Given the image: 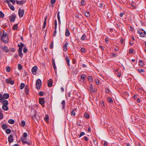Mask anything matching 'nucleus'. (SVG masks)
Returning <instances> with one entry per match:
<instances>
[{"label":"nucleus","instance_id":"obj_1","mask_svg":"<svg viewBox=\"0 0 146 146\" xmlns=\"http://www.w3.org/2000/svg\"><path fill=\"white\" fill-rule=\"evenodd\" d=\"M2 40L5 43H7L9 41L8 38L7 34L4 31L2 36L1 37Z\"/></svg>","mask_w":146,"mask_h":146},{"label":"nucleus","instance_id":"obj_2","mask_svg":"<svg viewBox=\"0 0 146 146\" xmlns=\"http://www.w3.org/2000/svg\"><path fill=\"white\" fill-rule=\"evenodd\" d=\"M42 84L41 81L39 79H37L36 83V87L37 90H39Z\"/></svg>","mask_w":146,"mask_h":146},{"label":"nucleus","instance_id":"obj_3","mask_svg":"<svg viewBox=\"0 0 146 146\" xmlns=\"http://www.w3.org/2000/svg\"><path fill=\"white\" fill-rule=\"evenodd\" d=\"M34 113L35 114L34 115H32V117L34 119H36L37 121L39 120L40 119V116L36 114V111L35 110L34 111Z\"/></svg>","mask_w":146,"mask_h":146},{"label":"nucleus","instance_id":"obj_4","mask_svg":"<svg viewBox=\"0 0 146 146\" xmlns=\"http://www.w3.org/2000/svg\"><path fill=\"white\" fill-rule=\"evenodd\" d=\"M17 46L19 48L18 50V52H22V48L24 46H25V44L21 42L20 43V44H18Z\"/></svg>","mask_w":146,"mask_h":146},{"label":"nucleus","instance_id":"obj_5","mask_svg":"<svg viewBox=\"0 0 146 146\" xmlns=\"http://www.w3.org/2000/svg\"><path fill=\"white\" fill-rule=\"evenodd\" d=\"M24 13V10L23 9H19L18 10V14L19 17H23Z\"/></svg>","mask_w":146,"mask_h":146},{"label":"nucleus","instance_id":"obj_6","mask_svg":"<svg viewBox=\"0 0 146 146\" xmlns=\"http://www.w3.org/2000/svg\"><path fill=\"white\" fill-rule=\"evenodd\" d=\"M37 69V67L36 66H34L31 69V71L32 73L34 75H35L36 74V71Z\"/></svg>","mask_w":146,"mask_h":146},{"label":"nucleus","instance_id":"obj_7","mask_svg":"<svg viewBox=\"0 0 146 146\" xmlns=\"http://www.w3.org/2000/svg\"><path fill=\"white\" fill-rule=\"evenodd\" d=\"M29 88L28 86H26L25 88V94L27 95L29 94Z\"/></svg>","mask_w":146,"mask_h":146},{"label":"nucleus","instance_id":"obj_8","mask_svg":"<svg viewBox=\"0 0 146 146\" xmlns=\"http://www.w3.org/2000/svg\"><path fill=\"white\" fill-rule=\"evenodd\" d=\"M39 103L42 105H43L45 103L44 98H40L39 99Z\"/></svg>","mask_w":146,"mask_h":146},{"label":"nucleus","instance_id":"obj_9","mask_svg":"<svg viewBox=\"0 0 146 146\" xmlns=\"http://www.w3.org/2000/svg\"><path fill=\"white\" fill-rule=\"evenodd\" d=\"M16 18V16L14 15H12L10 16V21L14 22L15 21Z\"/></svg>","mask_w":146,"mask_h":146},{"label":"nucleus","instance_id":"obj_10","mask_svg":"<svg viewBox=\"0 0 146 146\" xmlns=\"http://www.w3.org/2000/svg\"><path fill=\"white\" fill-rule=\"evenodd\" d=\"M8 139L9 143H11L13 142V139L12 135H10L8 137Z\"/></svg>","mask_w":146,"mask_h":146},{"label":"nucleus","instance_id":"obj_11","mask_svg":"<svg viewBox=\"0 0 146 146\" xmlns=\"http://www.w3.org/2000/svg\"><path fill=\"white\" fill-rule=\"evenodd\" d=\"M52 79H50L48 81V87H51L52 85Z\"/></svg>","mask_w":146,"mask_h":146},{"label":"nucleus","instance_id":"obj_12","mask_svg":"<svg viewBox=\"0 0 146 146\" xmlns=\"http://www.w3.org/2000/svg\"><path fill=\"white\" fill-rule=\"evenodd\" d=\"M68 44L67 42H65V44L63 46V50L64 51H66L67 50V46Z\"/></svg>","mask_w":146,"mask_h":146},{"label":"nucleus","instance_id":"obj_13","mask_svg":"<svg viewBox=\"0 0 146 146\" xmlns=\"http://www.w3.org/2000/svg\"><path fill=\"white\" fill-rule=\"evenodd\" d=\"M70 33L68 29L67 28H66V32L65 33V35L66 36H69L70 35Z\"/></svg>","mask_w":146,"mask_h":146},{"label":"nucleus","instance_id":"obj_14","mask_svg":"<svg viewBox=\"0 0 146 146\" xmlns=\"http://www.w3.org/2000/svg\"><path fill=\"white\" fill-rule=\"evenodd\" d=\"M8 4L11 9L13 11H14L15 10V9L14 7L10 3H8Z\"/></svg>","mask_w":146,"mask_h":146},{"label":"nucleus","instance_id":"obj_15","mask_svg":"<svg viewBox=\"0 0 146 146\" xmlns=\"http://www.w3.org/2000/svg\"><path fill=\"white\" fill-rule=\"evenodd\" d=\"M9 97V95L7 93H5L3 95V99H7Z\"/></svg>","mask_w":146,"mask_h":146},{"label":"nucleus","instance_id":"obj_16","mask_svg":"<svg viewBox=\"0 0 146 146\" xmlns=\"http://www.w3.org/2000/svg\"><path fill=\"white\" fill-rule=\"evenodd\" d=\"M66 63H67V65L68 66H70V63H69V62H70L69 58L68 56H66Z\"/></svg>","mask_w":146,"mask_h":146},{"label":"nucleus","instance_id":"obj_17","mask_svg":"<svg viewBox=\"0 0 146 146\" xmlns=\"http://www.w3.org/2000/svg\"><path fill=\"white\" fill-rule=\"evenodd\" d=\"M86 75L84 74H82L81 76V79L84 82L85 79Z\"/></svg>","mask_w":146,"mask_h":146},{"label":"nucleus","instance_id":"obj_18","mask_svg":"<svg viewBox=\"0 0 146 146\" xmlns=\"http://www.w3.org/2000/svg\"><path fill=\"white\" fill-rule=\"evenodd\" d=\"M26 139V137H25L23 136L22 137H21V139L23 142V144H24V143H27V141H25V140Z\"/></svg>","mask_w":146,"mask_h":146},{"label":"nucleus","instance_id":"obj_19","mask_svg":"<svg viewBox=\"0 0 146 146\" xmlns=\"http://www.w3.org/2000/svg\"><path fill=\"white\" fill-rule=\"evenodd\" d=\"M1 127L3 129H5L7 127V126L5 124H3L2 125Z\"/></svg>","mask_w":146,"mask_h":146},{"label":"nucleus","instance_id":"obj_20","mask_svg":"<svg viewBox=\"0 0 146 146\" xmlns=\"http://www.w3.org/2000/svg\"><path fill=\"white\" fill-rule=\"evenodd\" d=\"M2 103H3V105L4 106H7L8 104V102L7 100H3V102Z\"/></svg>","mask_w":146,"mask_h":146},{"label":"nucleus","instance_id":"obj_21","mask_svg":"<svg viewBox=\"0 0 146 146\" xmlns=\"http://www.w3.org/2000/svg\"><path fill=\"white\" fill-rule=\"evenodd\" d=\"M2 111V110L1 109H0V119H2L3 118V115Z\"/></svg>","mask_w":146,"mask_h":146},{"label":"nucleus","instance_id":"obj_22","mask_svg":"<svg viewBox=\"0 0 146 146\" xmlns=\"http://www.w3.org/2000/svg\"><path fill=\"white\" fill-rule=\"evenodd\" d=\"M2 109L4 110L7 111L8 110V107L7 106L3 105L2 107Z\"/></svg>","mask_w":146,"mask_h":146},{"label":"nucleus","instance_id":"obj_23","mask_svg":"<svg viewBox=\"0 0 146 146\" xmlns=\"http://www.w3.org/2000/svg\"><path fill=\"white\" fill-rule=\"evenodd\" d=\"M3 100V95L2 94L0 93V102L2 103Z\"/></svg>","mask_w":146,"mask_h":146},{"label":"nucleus","instance_id":"obj_24","mask_svg":"<svg viewBox=\"0 0 146 146\" xmlns=\"http://www.w3.org/2000/svg\"><path fill=\"white\" fill-rule=\"evenodd\" d=\"M8 122L9 123L13 124L15 123V121L13 119H10L9 120Z\"/></svg>","mask_w":146,"mask_h":146},{"label":"nucleus","instance_id":"obj_25","mask_svg":"<svg viewBox=\"0 0 146 146\" xmlns=\"http://www.w3.org/2000/svg\"><path fill=\"white\" fill-rule=\"evenodd\" d=\"M85 16L87 17H90V13L89 12L86 11L85 13Z\"/></svg>","mask_w":146,"mask_h":146},{"label":"nucleus","instance_id":"obj_26","mask_svg":"<svg viewBox=\"0 0 146 146\" xmlns=\"http://www.w3.org/2000/svg\"><path fill=\"white\" fill-rule=\"evenodd\" d=\"M25 86V84L23 83H21V84L20 86V88L21 90H22L24 88Z\"/></svg>","mask_w":146,"mask_h":146},{"label":"nucleus","instance_id":"obj_27","mask_svg":"<svg viewBox=\"0 0 146 146\" xmlns=\"http://www.w3.org/2000/svg\"><path fill=\"white\" fill-rule=\"evenodd\" d=\"M13 29L14 30H17L18 29V24H16L14 25L13 27Z\"/></svg>","mask_w":146,"mask_h":146},{"label":"nucleus","instance_id":"obj_28","mask_svg":"<svg viewBox=\"0 0 146 146\" xmlns=\"http://www.w3.org/2000/svg\"><path fill=\"white\" fill-rule=\"evenodd\" d=\"M146 34V33L145 31H144V32H141L140 34V36L141 37H143L145 36Z\"/></svg>","mask_w":146,"mask_h":146},{"label":"nucleus","instance_id":"obj_29","mask_svg":"<svg viewBox=\"0 0 146 146\" xmlns=\"http://www.w3.org/2000/svg\"><path fill=\"white\" fill-rule=\"evenodd\" d=\"M84 116L85 118L87 119H88L90 117L89 114L88 113H85L84 114Z\"/></svg>","mask_w":146,"mask_h":146},{"label":"nucleus","instance_id":"obj_30","mask_svg":"<svg viewBox=\"0 0 146 146\" xmlns=\"http://www.w3.org/2000/svg\"><path fill=\"white\" fill-rule=\"evenodd\" d=\"M16 3L18 4H19L20 5H21L23 4V1H19L17 0L16 1Z\"/></svg>","mask_w":146,"mask_h":146},{"label":"nucleus","instance_id":"obj_31","mask_svg":"<svg viewBox=\"0 0 146 146\" xmlns=\"http://www.w3.org/2000/svg\"><path fill=\"white\" fill-rule=\"evenodd\" d=\"M3 49L5 50L6 52H9V49H8L7 46H5L3 48Z\"/></svg>","mask_w":146,"mask_h":146},{"label":"nucleus","instance_id":"obj_32","mask_svg":"<svg viewBox=\"0 0 146 146\" xmlns=\"http://www.w3.org/2000/svg\"><path fill=\"white\" fill-rule=\"evenodd\" d=\"M93 86L92 84H90V85L89 90L91 92L92 91H93Z\"/></svg>","mask_w":146,"mask_h":146},{"label":"nucleus","instance_id":"obj_33","mask_svg":"<svg viewBox=\"0 0 146 146\" xmlns=\"http://www.w3.org/2000/svg\"><path fill=\"white\" fill-rule=\"evenodd\" d=\"M138 71L139 73L144 72H145V70L142 69H138Z\"/></svg>","mask_w":146,"mask_h":146},{"label":"nucleus","instance_id":"obj_34","mask_svg":"<svg viewBox=\"0 0 146 146\" xmlns=\"http://www.w3.org/2000/svg\"><path fill=\"white\" fill-rule=\"evenodd\" d=\"M6 133L7 134H10L11 133V130L10 129H7L6 130Z\"/></svg>","mask_w":146,"mask_h":146},{"label":"nucleus","instance_id":"obj_35","mask_svg":"<svg viewBox=\"0 0 146 146\" xmlns=\"http://www.w3.org/2000/svg\"><path fill=\"white\" fill-rule=\"evenodd\" d=\"M25 125V122L24 120L22 121L21 125L22 127H24Z\"/></svg>","mask_w":146,"mask_h":146},{"label":"nucleus","instance_id":"obj_36","mask_svg":"<svg viewBox=\"0 0 146 146\" xmlns=\"http://www.w3.org/2000/svg\"><path fill=\"white\" fill-rule=\"evenodd\" d=\"M23 67L21 65V64H18V69L19 70H21L22 68Z\"/></svg>","mask_w":146,"mask_h":146},{"label":"nucleus","instance_id":"obj_37","mask_svg":"<svg viewBox=\"0 0 146 146\" xmlns=\"http://www.w3.org/2000/svg\"><path fill=\"white\" fill-rule=\"evenodd\" d=\"M86 37V35L85 34L83 35L81 37V40H85V39Z\"/></svg>","mask_w":146,"mask_h":146},{"label":"nucleus","instance_id":"obj_38","mask_svg":"<svg viewBox=\"0 0 146 146\" xmlns=\"http://www.w3.org/2000/svg\"><path fill=\"white\" fill-rule=\"evenodd\" d=\"M6 71L7 72H9L10 71V67L9 66H7L6 68Z\"/></svg>","mask_w":146,"mask_h":146},{"label":"nucleus","instance_id":"obj_39","mask_svg":"<svg viewBox=\"0 0 146 146\" xmlns=\"http://www.w3.org/2000/svg\"><path fill=\"white\" fill-rule=\"evenodd\" d=\"M139 65L141 66H143V61L142 60H140L139 61Z\"/></svg>","mask_w":146,"mask_h":146},{"label":"nucleus","instance_id":"obj_40","mask_svg":"<svg viewBox=\"0 0 146 146\" xmlns=\"http://www.w3.org/2000/svg\"><path fill=\"white\" fill-rule=\"evenodd\" d=\"M9 51L11 52H14L15 51V49L14 48H12L9 49Z\"/></svg>","mask_w":146,"mask_h":146},{"label":"nucleus","instance_id":"obj_41","mask_svg":"<svg viewBox=\"0 0 146 146\" xmlns=\"http://www.w3.org/2000/svg\"><path fill=\"white\" fill-rule=\"evenodd\" d=\"M4 16V14L2 11H0V17L2 18Z\"/></svg>","mask_w":146,"mask_h":146},{"label":"nucleus","instance_id":"obj_42","mask_svg":"<svg viewBox=\"0 0 146 146\" xmlns=\"http://www.w3.org/2000/svg\"><path fill=\"white\" fill-rule=\"evenodd\" d=\"M11 79L10 78L9 79H7L6 80V82L7 84H9L10 83V81H11Z\"/></svg>","mask_w":146,"mask_h":146},{"label":"nucleus","instance_id":"obj_43","mask_svg":"<svg viewBox=\"0 0 146 146\" xmlns=\"http://www.w3.org/2000/svg\"><path fill=\"white\" fill-rule=\"evenodd\" d=\"M81 51L82 52L84 53L86 52V50L84 48H82L81 49Z\"/></svg>","mask_w":146,"mask_h":146},{"label":"nucleus","instance_id":"obj_44","mask_svg":"<svg viewBox=\"0 0 146 146\" xmlns=\"http://www.w3.org/2000/svg\"><path fill=\"white\" fill-rule=\"evenodd\" d=\"M45 120L47 122L49 120V117L48 115H46V117L44 118Z\"/></svg>","mask_w":146,"mask_h":146},{"label":"nucleus","instance_id":"obj_45","mask_svg":"<svg viewBox=\"0 0 146 146\" xmlns=\"http://www.w3.org/2000/svg\"><path fill=\"white\" fill-rule=\"evenodd\" d=\"M75 114L74 110H73L71 112V115L74 116L75 115Z\"/></svg>","mask_w":146,"mask_h":146},{"label":"nucleus","instance_id":"obj_46","mask_svg":"<svg viewBox=\"0 0 146 146\" xmlns=\"http://www.w3.org/2000/svg\"><path fill=\"white\" fill-rule=\"evenodd\" d=\"M53 47V42H52L50 45V49H52Z\"/></svg>","mask_w":146,"mask_h":146},{"label":"nucleus","instance_id":"obj_47","mask_svg":"<svg viewBox=\"0 0 146 146\" xmlns=\"http://www.w3.org/2000/svg\"><path fill=\"white\" fill-rule=\"evenodd\" d=\"M85 134V133L84 132H82L79 135V137H81L82 136H83Z\"/></svg>","mask_w":146,"mask_h":146},{"label":"nucleus","instance_id":"obj_48","mask_svg":"<svg viewBox=\"0 0 146 146\" xmlns=\"http://www.w3.org/2000/svg\"><path fill=\"white\" fill-rule=\"evenodd\" d=\"M38 94L39 96H42L43 95L44 93L42 91H40L39 92Z\"/></svg>","mask_w":146,"mask_h":146},{"label":"nucleus","instance_id":"obj_49","mask_svg":"<svg viewBox=\"0 0 146 146\" xmlns=\"http://www.w3.org/2000/svg\"><path fill=\"white\" fill-rule=\"evenodd\" d=\"M27 49L26 47H25L23 49V52L25 53L27 52Z\"/></svg>","mask_w":146,"mask_h":146},{"label":"nucleus","instance_id":"obj_50","mask_svg":"<svg viewBox=\"0 0 146 146\" xmlns=\"http://www.w3.org/2000/svg\"><path fill=\"white\" fill-rule=\"evenodd\" d=\"M110 90H109V89L107 88H105V91L106 92V93H109V92H110Z\"/></svg>","mask_w":146,"mask_h":146},{"label":"nucleus","instance_id":"obj_51","mask_svg":"<svg viewBox=\"0 0 146 146\" xmlns=\"http://www.w3.org/2000/svg\"><path fill=\"white\" fill-rule=\"evenodd\" d=\"M105 41H106V43L107 44H108V42L109 41V38L108 37H107L106 38H105Z\"/></svg>","mask_w":146,"mask_h":146},{"label":"nucleus","instance_id":"obj_52","mask_svg":"<svg viewBox=\"0 0 146 146\" xmlns=\"http://www.w3.org/2000/svg\"><path fill=\"white\" fill-rule=\"evenodd\" d=\"M57 22L56 20L54 21V28H57Z\"/></svg>","mask_w":146,"mask_h":146},{"label":"nucleus","instance_id":"obj_53","mask_svg":"<svg viewBox=\"0 0 146 146\" xmlns=\"http://www.w3.org/2000/svg\"><path fill=\"white\" fill-rule=\"evenodd\" d=\"M108 101L109 103H111L113 102L112 99L110 98H108Z\"/></svg>","mask_w":146,"mask_h":146},{"label":"nucleus","instance_id":"obj_54","mask_svg":"<svg viewBox=\"0 0 146 146\" xmlns=\"http://www.w3.org/2000/svg\"><path fill=\"white\" fill-rule=\"evenodd\" d=\"M97 5L100 7H102L103 6V4L102 3H97Z\"/></svg>","mask_w":146,"mask_h":146},{"label":"nucleus","instance_id":"obj_55","mask_svg":"<svg viewBox=\"0 0 146 146\" xmlns=\"http://www.w3.org/2000/svg\"><path fill=\"white\" fill-rule=\"evenodd\" d=\"M88 79L90 81V82L92 81V77L91 76H89V77L88 78Z\"/></svg>","mask_w":146,"mask_h":146},{"label":"nucleus","instance_id":"obj_56","mask_svg":"<svg viewBox=\"0 0 146 146\" xmlns=\"http://www.w3.org/2000/svg\"><path fill=\"white\" fill-rule=\"evenodd\" d=\"M56 28H54V33L53 35V36H56Z\"/></svg>","mask_w":146,"mask_h":146},{"label":"nucleus","instance_id":"obj_57","mask_svg":"<svg viewBox=\"0 0 146 146\" xmlns=\"http://www.w3.org/2000/svg\"><path fill=\"white\" fill-rule=\"evenodd\" d=\"M96 82L97 85L99 84L100 83L99 80L98 79H96Z\"/></svg>","mask_w":146,"mask_h":146},{"label":"nucleus","instance_id":"obj_58","mask_svg":"<svg viewBox=\"0 0 146 146\" xmlns=\"http://www.w3.org/2000/svg\"><path fill=\"white\" fill-rule=\"evenodd\" d=\"M27 136V133L25 132L23 134V137H26Z\"/></svg>","mask_w":146,"mask_h":146},{"label":"nucleus","instance_id":"obj_59","mask_svg":"<svg viewBox=\"0 0 146 146\" xmlns=\"http://www.w3.org/2000/svg\"><path fill=\"white\" fill-rule=\"evenodd\" d=\"M60 12H59L57 13V18L58 19H60V17L59 15Z\"/></svg>","mask_w":146,"mask_h":146},{"label":"nucleus","instance_id":"obj_60","mask_svg":"<svg viewBox=\"0 0 146 146\" xmlns=\"http://www.w3.org/2000/svg\"><path fill=\"white\" fill-rule=\"evenodd\" d=\"M65 104H66V102H65V100H62L61 103V104H62V105H65Z\"/></svg>","mask_w":146,"mask_h":146},{"label":"nucleus","instance_id":"obj_61","mask_svg":"<svg viewBox=\"0 0 146 146\" xmlns=\"http://www.w3.org/2000/svg\"><path fill=\"white\" fill-rule=\"evenodd\" d=\"M81 121H77L76 123L77 125H80V126H81L82 125H81Z\"/></svg>","mask_w":146,"mask_h":146},{"label":"nucleus","instance_id":"obj_62","mask_svg":"<svg viewBox=\"0 0 146 146\" xmlns=\"http://www.w3.org/2000/svg\"><path fill=\"white\" fill-rule=\"evenodd\" d=\"M10 2H11L14 5L15 3V0H10Z\"/></svg>","mask_w":146,"mask_h":146},{"label":"nucleus","instance_id":"obj_63","mask_svg":"<svg viewBox=\"0 0 146 146\" xmlns=\"http://www.w3.org/2000/svg\"><path fill=\"white\" fill-rule=\"evenodd\" d=\"M80 3L82 5H84V0H81Z\"/></svg>","mask_w":146,"mask_h":146},{"label":"nucleus","instance_id":"obj_64","mask_svg":"<svg viewBox=\"0 0 146 146\" xmlns=\"http://www.w3.org/2000/svg\"><path fill=\"white\" fill-rule=\"evenodd\" d=\"M133 50L132 49H130L129 52V53H133Z\"/></svg>","mask_w":146,"mask_h":146}]
</instances>
